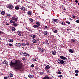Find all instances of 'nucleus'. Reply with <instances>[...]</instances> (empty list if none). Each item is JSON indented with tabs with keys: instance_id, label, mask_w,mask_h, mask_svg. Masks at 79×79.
<instances>
[{
	"instance_id": "nucleus-32",
	"label": "nucleus",
	"mask_w": 79,
	"mask_h": 79,
	"mask_svg": "<svg viewBox=\"0 0 79 79\" xmlns=\"http://www.w3.org/2000/svg\"><path fill=\"white\" fill-rule=\"evenodd\" d=\"M59 74H61L62 73L61 71H59L57 72Z\"/></svg>"
},
{
	"instance_id": "nucleus-24",
	"label": "nucleus",
	"mask_w": 79,
	"mask_h": 79,
	"mask_svg": "<svg viewBox=\"0 0 79 79\" xmlns=\"http://www.w3.org/2000/svg\"><path fill=\"white\" fill-rule=\"evenodd\" d=\"M71 41H72V42H74L76 41V40L74 39H71Z\"/></svg>"
},
{
	"instance_id": "nucleus-35",
	"label": "nucleus",
	"mask_w": 79,
	"mask_h": 79,
	"mask_svg": "<svg viewBox=\"0 0 79 79\" xmlns=\"http://www.w3.org/2000/svg\"><path fill=\"white\" fill-rule=\"evenodd\" d=\"M63 77V75H59L58 76V77L60 78V77Z\"/></svg>"
},
{
	"instance_id": "nucleus-8",
	"label": "nucleus",
	"mask_w": 79,
	"mask_h": 79,
	"mask_svg": "<svg viewBox=\"0 0 79 79\" xmlns=\"http://www.w3.org/2000/svg\"><path fill=\"white\" fill-rule=\"evenodd\" d=\"M20 9L22 10V11H25L26 10V8L24 7V6H23L21 7Z\"/></svg>"
},
{
	"instance_id": "nucleus-26",
	"label": "nucleus",
	"mask_w": 79,
	"mask_h": 79,
	"mask_svg": "<svg viewBox=\"0 0 79 79\" xmlns=\"http://www.w3.org/2000/svg\"><path fill=\"white\" fill-rule=\"evenodd\" d=\"M7 16H8L9 17H10H10H11V15H10L9 14H7Z\"/></svg>"
},
{
	"instance_id": "nucleus-10",
	"label": "nucleus",
	"mask_w": 79,
	"mask_h": 79,
	"mask_svg": "<svg viewBox=\"0 0 79 79\" xmlns=\"http://www.w3.org/2000/svg\"><path fill=\"white\" fill-rule=\"evenodd\" d=\"M28 77L30 79H32L34 77V76H33V75H31L30 74H29L28 75Z\"/></svg>"
},
{
	"instance_id": "nucleus-25",
	"label": "nucleus",
	"mask_w": 79,
	"mask_h": 79,
	"mask_svg": "<svg viewBox=\"0 0 79 79\" xmlns=\"http://www.w3.org/2000/svg\"><path fill=\"white\" fill-rule=\"evenodd\" d=\"M12 31H16V29L15 27H12Z\"/></svg>"
},
{
	"instance_id": "nucleus-11",
	"label": "nucleus",
	"mask_w": 79,
	"mask_h": 79,
	"mask_svg": "<svg viewBox=\"0 0 79 79\" xmlns=\"http://www.w3.org/2000/svg\"><path fill=\"white\" fill-rule=\"evenodd\" d=\"M43 79H49V77L48 76L46 75L43 78Z\"/></svg>"
},
{
	"instance_id": "nucleus-28",
	"label": "nucleus",
	"mask_w": 79,
	"mask_h": 79,
	"mask_svg": "<svg viewBox=\"0 0 79 79\" xmlns=\"http://www.w3.org/2000/svg\"><path fill=\"white\" fill-rule=\"evenodd\" d=\"M69 52L70 53H73V51L72 49H69Z\"/></svg>"
},
{
	"instance_id": "nucleus-15",
	"label": "nucleus",
	"mask_w": 79,
	"mask_h": 79,
	"mask_svg": "<svg viewBox=\"0 0 79 79\" xmlns=\"http://www.w3.org/2000/svg\"><path fill=\"white\" fill-rule=\"evenodd\" d=\"M36 25L38 26H39L40 24V22H37L36 23Z\"/></svg>"
},
{
	"instance_id": "nucleus-53",
	"label": "nucleus",
	"mask_w": 79,
	"mask_h": 79,
	"mask_svg": "<svg viewBox=\"0 0 79 79\" xmlns=\"http://www.w3.org/2000/svg\"><path fill=\"white\" fill-rule=\"evenodd\" d=\"M75 75L76 76H78V74L76 73V74H75Z\"/></svg>"
},
{
	"instance_id": "nucleus-49",
	"label": "nucleus",
	"mask_w": 79,
	"mask_h": 79,
	"mask_svg": "<svg viewBox=\"0 0 79 79\" xmlns=\"http://www.w3.org/2000/svg\"><path fill=\"white\" fill-rule=\"evenodd\" d=\"M72 18H76V16L74 15H72Z\"/></svg>"
},
{
	"instance_id": "nucleus-51",
	"label": "nucleus",
	"mask_w": 79,
	"mask_h": 79,
	"mask_svg": "<svg viewBox=\"0 0 79 79\" xmlns=\"http://www.w3.org/2000/svg\"><path fill=\"white\" fill-rule=\"evenodd\" d=\"M27 56H29V54L27 53Z\"/></svg>"
},
{
	"instance_id": "nucleus-16",
	"label": "nucleus",
	"mask_w": 79,
	"mask_h": 79,
	"mask_svg": "<svg viewBox=\"0 0 79 79\" xmlns=\"http://www.w3.org/2000/svg\"><path fill=\"white\" fill-rule=\"evenodd\" d=\"M29 20L30 21L31 23H33V22H34V20L32 18L30 19Z\"/></svg>"
},
{
	"instance_id": "nucleus-9",
	"label": "nucleus",
	"mask_w": 79,
	"mask_h": 79,
	"mask_svg": "<svg viewBox=\"0 0 79 79\" xmlns=\"http://www.w3.org/2000/svg\"><path fill=\"white\" fill-rule=\"evenodd\" d=\"M14 7L13 6H12V5L10 4L9 5V8H10V9H13V8H14Z\"/></svg>"
},
{
	"instance_id": "nucleus-59",
	"label": "nucleus",
	"mask_w": 79,
	"mask_h": 79,
	"mask_svg": "<svg viewBox=\"0 0 79 79\" xmlns=\"http://www.w3.org/2000/svg\"><path fill=\"white\" fill-rule=\"evenodd\" d=\"M30 37H32V35H29Z\"/></svg>"
},
{
	"instance_id": "nucleus-64",
	"label": "nucleus",
	"mask_w": 79,
	"mask_h": 79,
	"mask_svg": "<svg viewBox=\"0 0 79 79\" xmlns=\"http://www.w3.org/2000/svg\"><path fill=\"white\" fill-rule=\"evenodd\" d=\"M25 58H24V57H23L22 60H25Z\"/></svg>"
},
{
	"instance_id": "nucleus-3",
	"label": "nucleus",
	"mask_w": 79,
	"mask_h": 79,
	"mask_svg": "<svg viewBox=\"0 0 79 79\" xmlns=\"http://www.w3.org/2000/svg\"><path fill=\"white\" fill-rule=\"evenodd\" d=\"M52 22H56V23H58L59 21V20L58 19H52Z\"/></svg>"
},
{
	"instance_id": "nucleus-60",
	"label": "nucleus",
	"mask_w": 79,
	"mask_h": 79,
	"mask_svg": "<svg viewBox=\"0 0 79 79\" xmlns=\"http://www.w3.org/2000/svg\"><path fill=\"white\" fill-rule=\"evenodd\" d=\"M15 23V21H14L12 23H13V24H14Z\"/></svg>"
},
{
	"instance_id": "nucleus-18",
	"label": "nucleus",
	"mask_w": 79,
	"mask_h": 79,
	"mask_svg": "<svg viewBox=\"0 0 79 79\" xmlns=\"http://www.w3.org/2000/svg\"><path fill=\"white\" fill-rule=\"evenodd\" d=\"M8 41L9 42H13V39H10L9 40H8Z\"/></svg>"
},
{
	"instance_id": "nucleus-50",
	"label": "nucleus",
	"mask_w": 79,
	"mask_h": 79,
	"mask_svg": "<svg viewBox=\"0 0 79 79\" xmlns=\"http://www.w3.org/2000/svg\"><path fill=\"white\" fill-rule=\"evenodd\" d=\"M47 73H51V72L50 71V70H47Z\"/></svg>"
},
{
	"instance_id": "nucleus-31",
	"label": "nucleus",
	"mask_w": 79,
	"mask_h": 79,
	"mask_svg": "<svg viewBox=\"0 0 79 79\" xmlns=\"http://www.w3.org/2000/svg\"><path fill=\"white\" fill-rule=\"evenodd\" d=\"M44 50H45V49H43V48H42L41 49H40V51L42 52H44Z\"/></svg>"
},
{
	"instance_id": "nucleus-36",
	"label": "nucleus",
	"mask_w": 79,
	"mask_h": 79,
	"mask_svg": "<svg viewBox=\"0 0 79 79\" xmlns=\"http://www.w3.org/2000/svg\"><path fill=\"white\" fill-rule=\"evenodd\" d=\"M10 77H13V74H12V73H10Z\"/></svg>"
},
{
	"instance_id": "nucleus-44",
	"label": "nucleus",
	"mask_w": 79,
	"mask_h": 79,
	"mask_svg": "<svg viewBox=\"0 0 79 79\" xmlns=\"http://www.w3.org/2000/svg\"><path fill=\"white\" fill-rule=\"evenodd\" d=\"M18 34L19 36H21V33H18Z\"/></svg>"
},
{
	"instance_id": "nucleus-7",
	"label": "nucleus",
	"mask_w": 79,
	"mask_h": 79,
	"mask_svg": "<svg viewBox=\"0 0 79 79\" xmlns=\"http://www.w3.org/2000/svg\"><path fill=\"white\" fill-rule=\"evenodd\" d=\"M3 64H5L6 65H8V63L6 60H4L3 61Z\"/></svg>"
},
{
	"instance_id": "nucleus-55",
	"label": "nucleus",
	"mask_w": 79,
	"mask_h": 79,
	"mask_svg": "<svg viewBox=\"0 0 79 79\" xmlns=\"http://www.w3.org/2000/svg\"><path fill=\"white\" fill-rule=\"evenodd\" d=\"M13 21L11 20L10 21V23H13Z\"/></svg>"
},
{
	"instance_id": "nucleus-57",
	"label": "nucleus",
	"mask_w": 79,
	"mask_h": 79,
	"mask_svg": "<svg viewBox=\"0 0 79 79\" xmlns=\"http://www.w3.org/2000/svg\"><path fill=\"white\" fill-rule=\"evenodd\" d=\"M17 32H19V33H21V31H20L19 30L17 31Z\"/></svg>"
},
{
	"instance_id": "nucleus-48",
	"label": "nucleus",
	"mask_w": 79,
	"mask_h": 79,
	"mask_svg": "<svg viewBox=\"0 0 79 79\" xmlns=\"http://www.w3.org/2000/svg\"><path fill=\"white\" fill-rule=\"evenodd\" d=\"M12 45V44H11V43H9V46H11Z\"/></svg>"
},
{
	"instance_id": "nucleus-1",
	"label": "nucleus",
	"mask_w": 79,
	"mask_h": 79,
	"mask_svg": "<svg viewBox=\"0 0 79 79\" xmlns=\"http://www.w3.org/2000/svg\"><path fill=\"white\" fill-rule=\"evenodd\" d=\"M11 66H14V69L16 70H19L20 71H23L22 69L23 64L21 61L17 60L14 59L11 60L9 64Z\"/></svg>"
},
{
	"instance_id": "nucleus-38",
	"label": "nucleus",
	"mask_w": 79,
	"mask_h": 79,
	"mask_svg": "<svg viewBox=\"0 0 79 79\" xmlns=\"http://www.w3.org/2000/svg\"><path fill=\"white\" fill-rule=\"evenodd\" d=\"M40 74H41V75H43V74H44V73L43 72H41L40 73Z\"/></svg>"
},
{
	"instance_id": "nucleus-54",
	"label": "nucleus",
	"mask_w": 79,
	"mask_h": 79,
	"mask_svg": "<svg viewBox=\"0 0 79 79\" xmlns=\"http://www.w3.org/2000/svg\"><path fill=\"white\" fill-rule=\"evenodd\" d=\"M44 27L45 29H47L48 27H47V26H45Z\"/></svg>"
},
{
	"instance_id": "nucleus-17",
	"label": "nucleus",
	"mask_w": 79,
	"mask_h": 79,
	"mask_svg": "<svg viewBox=\"0 0 79 79\" xmlns=\"http://www.w3.org/2000/svg\"><path fill=\"white\" fill-rule=\"evenodd\" d=\"M16 46H18V47H20L21 45V43H17V44H16Z\"/></svg>"
},
{
	"instance_id": "nucleus-33",
	"label": "nucleus",
	"mask_w": 79,
	"mask_h": 79,
	"mask_svg": "<svg viewBox=\"0 0 79 79\" xmlns=\"http://www.w3.org/2000/svg\"><path fill=\"white\" fill-rule=\"evenodd\" d=\"M27 53H23V56H27Z\"/></svg>"
},
{
	"instance_id": "nucleus-23",
	"label": "nucleus",
	"mask_w": 79,
	"mask_h": 79,
	"mask_svg": "<svg viewBox=\"0 0 79 79\" xmlns=\"http://www.w3.org/2000/svg\"><path fill=\"white\" fill-rule=\"evenodd\" d=\"M13 25L14 26V27H16L18 26V24L17 23H15Z\"/></svg>"
},
{
	"instance_id": "nucleus-40",
	"label": "nucleus",
	"mask_w": 79,
	"mask_h": 79,
	"mask_svg": "<svg viewBox=\"0 0 79 79\" xmlns=\"http://www.w3.org/2000/svg\"><path fill=\"white\" fill-rule=\"evenodd\" d=\"M46 42L48 45L49 44L48 42V40H46Z\"/></svg>"
},
{
	"instance_id": "nucleus-29",
	"label": "nucleus",
	"mask_w": 79,
	"mask_h": 79,
	"mask_svg": "<svg viewBox=\"0 0 79 79\" xmlns=\"http://www.w3.org/2000/svg\"><path fill=\"white\" fill-rule=\"evenodd\" d=\"M54 32L55 34H56V33H57V32H58V30H55V31H54Z\"/></svg>"
},
{
	"instance_id": "nucleus-20",
	"label": "nucleus",
	"mask_w": 79,
	"mask_h": 79,
	"mask_svg": "<svg viewBox=\"0 0 79 79\" xmlns=\"http://www.w3.org/2000/svg\"><path fill=\"white\" fill-rule=\"evenodd\" d=\"M27 14L28 15H31V14H32V12L30 11H29L27 12Z\"/></svg>"
},
{
	"instance_id": "nucleus-62",
	"label": "nucleus",
	"mask_w": 79,
	"mask_h": 79,
	"mask_svg": "<svg viewBox=\"0 0 79 79\" xmlns=\"http://www.w3.org/2000/svg\"><path fill=\"white\" fill-rule=\"evenodd\" d=\"M63 10H64V11H66V9L65 8L63 9Z\"/></svg>"
},
{
	"instance_id": "nucleus-6",
	"label": "nucleus",
	"mask_w": 79,
	"mask_h": 79,
	"mask_svg": "<svg viewBox=\"0 0 79 79\" xmlns=\"http://www.w3.org/2000/svg\"><path fill=\"white\" fill-rule=\"evenodd\" d=\"M11 19L12 20H14L15 21H17V18L15 17H13L11 18Z\"/></svg>"
},
{
	"instance_id": "nucleus-41",
	"label": "nucleus",
	"mask_w": 79,
	"mask_h": 79,
	"mask_svg": "<svg viewBox=\"0 0 79 79\" xmlns=\"http://www.w3.org/2000/svg\"><path fill=\"white\" fill-rule=\"evenodd\" d=\"M76 22L77 23H79V19L77 20Z\"/></svg>"
},
{
	"instance_id": "nucleus-52",
	"label": "nucleus",
	"mask_w": 79,
	"mask_h": 79,
	"mask_svg": "<svg viewBox=\"0 0 79 79\" xmlns=\"http://www.w3.org/2000/svg\"><path fill=\"white\" fill-rule=\"evenodd\" d=\"M69 19L70 21H73V19L70 18H69Z\"/></svg>"
},
{
	"instance_id": "nucleus-14",
	"label": "nucleus",
	"mask_w": 79,
	"mask_h": 79,
	"mask_svg": "<svg viewBox=\"0 0 79 79\" xmlns=\"http://www.w3.org/2000/svg\"><path fill=\"white\" fill-rule=\"evenodd\" d=\"M15 9L17 10H19V6H16L15 7Z\"/></svg>"
},
{
	"instance_id": "nucleus-13",
	"label": "nucleus",
	"mask_w": 79,
	"mask_h": 79,
	"mask_svg": "<svg viewBox=\"0 0 79 79\" xmlns=\"http://www.w3.org/2000/svg\"><path fill=\"white\" fill-rule=\"evenodd\" d=\"M52 55H56V51H52Z\"/></svg>"
},
{
	"instance_id": "nucleus-12",
	"label": "nucleus",
	"mask_w": 79,
	"mask_h": 79,
	"mask_svg": "<svg viewBox=\"0 0 79 79\" xmlns=\"http://www.w3.org/2000/svg\"><path fill=\"white\" fill-rule=\"evenodd\" d=\"M45 69L47 70L49 69H50V66L49 65H47L45 68Z\"/></svg>"
},
{
	"instance_id": "nucleus-22",
	"label": "nucleus",
	"mask_w": 79,
	"mask_h": 79,
	"mask_svg": "<svg viewBox=\"0 0 79 79\" xmlns=\"http://www.w3.org/2000/svg\"><path fill=\"white\" fill-rule=\"evenodd\" d=\"M62 25L63 26H64V25H66V24H65V22L64 21H63L62 23Z\"/></svg>"
},
{
	"instance_id": "nucleus-34",
	"label": "nucleus",
	"mask_w": 79,
	"mask_h": 79,
	"mask_svg": "<svg viewBox=\"0 0 79 79\" xmlns=\"http://www.w3.org/2000/svg\"><path fill=\"white\" fill-rule=\"evenodd\" d=\"M32 60H33V61H37V60H36V58H35V59L33 58Z\"/></svg>"
},
{
	"instance_id": "nucleus-37",
	"label": "nucleus",
	"mask_w": 79,
	"mask_h": 79,
	"mask_svg": "<svg viewBox=\"0 0 79 79\" xmlns=\"http://www.w3.org/2000/svg\"><path fill=\"white\" fill-rule=\"evenodd\" d=\"M22 46H26V44L25 43H22Z\"/></svg>"
},
{
	"instance_id": "nucleus-39",
	"label": "nucleus",
	"mask_w": 79,
	"mask_h": 79,
	"mask_svg": "<svg viewBox=\"0 0 79 79\" xmlns=\"http://www.w3.org/2000/svg\"><path fill=\"white\" fill-rule=\"evenodd\" d=\"M35 37H36V36L35 35H33V37L32 38V39H35Z\"/></svg>"
},
{
	"instance_id": "nucleus-21",
	"label": "nucleus",
	"mask_w": 79,
	"mask_h": 79,
	"mask_svg": "<svg viewBox=\"0 0 79 79\" xmlns=\"http://www.w3.org/2000/svg\"><path fill=\"white\" fill-rule=\"evenodd\" d=\"M1 15H5V12L4 11H2L1 12Z\"/></svg>"
},
{
	"instance_id": "nucleus-42",
	"label": "nucleus",
	"mask_w": 79,
	"mask_h": 79,
	"mask_svg": "<svg viewBox=\"0 0 79 79\" xmlns=\"http://www.w3.org/2000/svg\"><path fill=\"white\" fill-rule=\"evenodd\" d=\"M75 73H79V71L77 70H75Z\"/></svg>"
},
{
	"instance_id": "nucleus-63",
	"label": "nucleus",
	"mask_w": 79,
	"mask_h": 79,
	"mask_svg": "<svg viewBox=\"0 0 79 79\" xmlns=\"http://www.w3.org/2000/svg\"><path fill=\"white\" fill-rule=\"evenodd\" d=\"M2 31H0V34H2Z\"/></svg>"
},
{
	"instance_id": "nucleus-2",
	"label": "nucleus",
	"mask_w": 79,
	"mask_h": 79,
	"mask_svg": "<svg viewBox=\"0 0 79 79\" xmlns=\"http://www.w3.org/2000/svg\"><path fill=\"white\" fill-rule=\"evenodd\" d=\"M58 62L59 64H66V62L64 61L63 60L61 59H58Z\"/></svg>"
},
{
	"instance_id": "nucleus-46",
	"label": "nucleus",
	"mask_w": 79,
	"mask_h": 79,
	"mask_svg": "<svg viewBox=\"0 0 79 79\" xmlns=\"http://www.w3.org/2000/svg\"><path fill=\"white\" fill-rule=\"evenodd\" d=\"M28 31H30L31 32H32V30H31V29H29Z\"/></svg>"
},
{
	"instance_id": "nucleus-19",
	"label": "nucleus",
	"mask_w": 79,
	"mask_h": 79,
	"mask_svg": "<svg viewBox=\"0 0 79 79\" xmlns=\"http://www.w3.org/2000/svg\"><path fill=\"white\" fill-rule=\"evenodd\" d=\"M33 27H34V28H35V29H36L37 27H38V26L37 25H34L33 26Z\"/></svg>"
},
{
	"instance_id": "nucleus-56",
	"label": "nucleus",
	"mask_w": 79,
	"mask_h": 79,
	"mask_svg": "<svg viewBox=\"0 0 79 79\" xmlns=\"http://www.w3.org/2000/svg\"><path fill=\"white\" fill-rule=\"evenodd\" d=\"M31 67L32 68H34V64L31 65Z\"/></svg>"
},
{
	"instance_id": "nucleus-5",
	"label": "nucleus",
	"mask_w": 79,
	"mask_h": 79,
	"mask_svg": "<svg viewBox=\"0 0 79 79\" xmlns=\"http://www.w3.org/2000/svg\"><path fill=\"white\" fill-rule=\"evenodd\" d=\"M44 34L45 35H48V34H49V33H48V32H47L46 31H44Z\"/></svg>"
},
{
	"instance_id": "nucleus-61",
	"label": "nucleus",
	"mask_w": 79,
	"mask_h": 79,
	"mask_svg": "<svg viewBox=\"0 0 79 79\" xmlns=\"http://www.w3.org/2000/svg\"><path fill=\"white\" fill-rule=\"evenodd\" d=\"M10 25V24H8V23H6V26H9Z\"/></svg>"
},
{
	"instance_id": "nucleus-30",
	"label": "nucleus",
	"mask_w": 79,
	"mask_h": 79,
	"mask_svg": "<svg viewBox=\"0 0 79 79\" xmlns=\"http://www.w3.org/2000/svg\"><path fill=\"white\" fill-rule=\"evenodd\" d=\"M66 23H67V24H71V23L69 21H66Z\"/></svg>"
},
{
	"instance_id": "nucleus-47",
	"label": "nucleus",
	"mask_w": 79,
	"mask_h": 79,
	"mask_svg": "<svg viewBox=\"0 0 79 79\" xmlns=\"http://www.w3.org/2000/svg\"><path fill=\"white\" fill-rule=\"evenodd\" d=\"M38 50H41V48H40V47H38Z\"/></svg>"
},
{
	"instance_id": "nucleus-58",
	"label": "nucleus",
	"mask_w": 79,
	"mask_h": 79,
	"mask_svg": "<svg viewBox=\"0 0 79 79\" xmlns=\"http://www.w3.org/2000/svg\"><path fill=\"white\" fill-rule=\"evenodd\" d=\"M75 2L76 3H78V1H77V0H75Z\"/></svg>"
},
{
	"instance_id": "nucleus-43",
	"label": "nucleus",
	"mask_w": 79,
	"mask_h": 79,
	"mask_svg": "<svg viewBox=\"0 0 79 79\" xmlns=\"http://www.w3.org/2000/svg\"><path fill=\"white\" fill-rule=\"evenodd\" d=\"M26 45H29V43L28 42H27L26 43Z\"/></svg>"
},
{
	"instance_id": "nucleus-45",
	"label": "nucleus",
	"mask_w": 79,
	"mask_h": 79,
	"mask_svg": "<svg viewBox=\"0 0 79 79\" xmlns=\"http://www.w3.org/2000/svg\"><path fill=\"white\" fill-rule=\"evenodd\" d=\"M4 79H8V77H4Z\"/></svg>"
},
{
	"instance_id": "nucleus-4",
	"label": "nucleus",
	"mask_w": 79,
	"mask_h": 79,
	"mask_svg": "<svg viewBox=\"0 0 79 79\" xmlns=\"http://www.w3.org/2000/svg\"><path fill=\"white\" fill-rule=\"evenodd\" d=\"M60 58H61V59L63 60H67V58H66V57L62 56H60Z\"/></svg>"
},
{
	"instance_id": "nucleus-27",
	"label": "nucleus",
	"mask_w": 79,
	"mask_h": 79,
	"mask_svg": "<svg viewBox=\"0 0 79 79\" xmlns=\"http://www.w3.org/2000/svg\"><path fill=\"white\" fill-rule=\"evenodd\" d=\"M33 43H35V44L37 43V41H36L35 40H33Z\"/></svg>"
}]
</instances>
